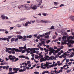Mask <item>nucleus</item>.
Here are the masks:
<instances>
[{
	"label": "nucleus",
	"mask_w": 74,
	"mask_h": 74,
	"mask_svg": "<svg viewBox=\"0 0 74 74\" xmlns=\"http://www.w3.org/2000/svg\"><path fill=\"white\" fill-rule=\"evenodd\" d=\"M55 50L54 49L50 47L49 48V52H50L49 53V55H51L52 54V53H54V51H55Z\"/></svg>",
	"instance_id": "20e7f679"
},
{
	"label": "nucleus",
	"mask_w": 74,
	"mask_h": 74,
	"mask_svg": "<svg viewBox=\"0 0 74 74\" xmlns=\"http://www.w3.org/2000/svg\"><path fill=\"white\" fill-rule=\"evenodd\" d=\"M60 48L61 49H63V46H61L60 47Z\"/></svg>",
	"instance_id": "052dcab7"
},
{
	"label": "nucleus",
	"mask_w": 74,
	"mask_h": 74,
	"mask_svg": "<svg viewBox=\"0 0 74 74\" xmlns=\"http://www.w3.org/2000/svg\"><path fill=\"white\" fill-rule=\"evenodd\" d=\"M1 18H2V19H5V16H3V15H2L1 16Z\"/></svg>",
	"instance_id": "5701e85b"
},
{
	"label": "nucleus",
	"mask_w": 74,
	"mask_h": 74,
	"mask_svg": "<svg viewBox=\"0 0 74 74\" xmlns=\"http://www.w3.org/2000/svg\"><path fill=\"white\" fill-rule=\"evenodd\" d=\"M30 24H31V22L29 21H28L25 24V26H27V25H28V24L30 25Z\"/></svg>",
	"instance_id": "4468645a"
},
{
	"label": "nucleus",
	"mask_w": 74,
	"mask_h": 74,
	"mask_svg": "<svg viewBox=\"0 0 74 74\" xmlns=\"http://www.w3.org/2000/svg\"><path fill=\"white\" fill-rule=\"evenodd\" d=\"M66 63H68V62H69V59H66Z\"/></svg>",
	"instance_id": "864d4df0"
},
{
	"label": "nucleus",
	"mask_w": 74,
	"mask_h": 74,
	"mask_svg": "<svg viewBox=\"0 0 74 74\" xmlns=\"http://www.w3.org/2000/svg\"><path fill=\"white\" fill-rule=\"evenodd\" d=\"M35 58L36 59H38V58H39V56H38V55H36L35 56Z\"/></svg>",
	"instance_id": "a878e982"
},
{
	"label": "nucleus",
	"mask_w": 74,
	"mask_h": 74,
	"mask_svg": "<svg viewBox=\"0 0 74 74\" xmlns=\"http://www.w3.org/2000/svg\"><path fill=\"white\" fill-rule=\"evenodd\" d=\"M51 42V40H48L47 41H46V42L47 43V44H48L49 42Z\"/></svg>",
	"instance_id": "473e14b6"
},
{
	"label": "nucleus",
	"mask_w": 74,
	"mask_h": 74,
	"mask_svg": "<svg viewBox=\"0 0 74 74\" xmlns=\"http://www.w3.org/2000/svg\"><path fill=\"white\" fill-rule=\"evenodd\" d=\"M74 36H68L66 40L69 44H70L71 42H72L73 43V40H74Z\"/></svg>",
	"instance_id": "f03ea898"
},
{
	"label": "nucleus",
	"mask_w": 74,
	"mask_h": 74,
	"mask_svg": "<svg viewBox=\"0 0 74 74\" xmlns=\"http://www.w3.org/2000/svg\"><path fill=\"white\" fill-rule=\"evenodd\" d=\"M67 45L69 46V47H73V46L69 44H67Z\"/></svg>",
	"instance_id": "c756f323"
},
{
	"label": "nucleus",
	"mask_w": 74,
	"mask_h": 74,
	"mask_svg": "<svg viewBox=\"0 0 74 74\" xmlns=\"http://www.w3.org/2000/svg\"><path fill=\"white\" fill-rule=\"evenodd\" d=\"M22 7H25V8H28V10H29V7H28L27 6H26V5H22Z\"/></svg>",
	"instance_id": "412c9836"
},
{
	"label": "nucleus",
	"mask_w": 74,
	"mask_h": 74,
	"mask_svg": "<svg viewBox=\"0 0 74 74\" xmlns=\"http://www.w3.org/2000/svg\"><path fill=\"white\" fill-rule=\"evenodd\" d=\"M15 41V38H12L11 39V42H13V41Z\"/></svg>",
	"instance_id": "bb28decb"
},
{
	"label": "nucleus",
	"mask_w": 74,
	"mask_h": 74,
	"mask_svg": "<svg viewBox=\"0 0 74 74\" xmlns=\"http://www.w3.org/2000/svg\"><path fill=\"white\" fill-rule=\"evenodd\" d=\"M18 38H15V39H14V41L15 42H16L17 41H18Z\"/></svg>",
	"instance_id": "72a5a7b5"
},
{
	"label": "nucleus",
	"mask_w": 74,
	"mask_h": 74,
	"mask_svg": "<svg viewBox=\"0 0 74 74\" xmlns=\"http://www.w3.org/2000/svg\"><path fill=\"white\" fill-rule=\"evenodd\" d=\"M9 51V50H8V48H6V50H5V51L6 52H8V51Z\"/></svg>",
	"instance_id": "774afa93"
},
{
	"label": "nucleus",
	"mask_w": 74,
	"mask_h": 74,
	"mask_svg": "<svg viewBox=\"0 0 74 74\" xmlns=\"http://www.w3.org/2000/svg\"><path fill=\"white\" fill-rule=\"evenodd\" d=\"M42 15H43V16H46V14L45 13H42Z\"/></svg>",
	"instance_id": "13d9d810"
},
{
	"label": "nucleus",
	"mask_w": 74,
	"mask_h": 74,
	"mask_svg": "<svg viewBox=\"0 0 74 74\" xmlns=\"http://www.w3.org/2000/svg\"><path fill=\"white\" fill-rule=\"evenodd\" d=\"M46 47L47 48L49 49V45H47V46H46Z\"/></svg>",
	"instance_id": "338daca9"
},
{
	"label": "nucleus",
	"mask_w": 74,
	"mask_h": 74,
	"mask_svg": "<svg viewBox=\"0 0 74 74\" xmlns=\"http://www.w3.org/2000/svg\"><path fill=\"white\" fill-rule=\"evenodd\" d=\"M9 58L10 60H12V62H15L16 61H18V60H19V59H18V58H16L14 56H12L11 55H10L8 57Z\"/></svg>",
	"instance_id": "f257e3e1"
},
{
	"label": "nucleus",
	"mask_w": 74,
	"mask_h": 74,
	"mask_svg": "<svg viewBox=\"0 0 74 74\" xmlns=\"http://www.w3.org/2000/svg\"><path fill=\"white\" fill-rule=\"evenodd\" d=\"M13 70H14V71L15 72V73H17V72L18 71H19V68H13Z\"/></svg>",
	"instance_id": "6e6552de"
},
{
	"label": "nucleus",
	"mask_w": 74,
	"mask_h": 74,
	"mask_svg": "<svg viewBox=\"0 0 74 74\" xmlns=\"http://www.w3.org/2000/svg\"><path fill=\"white\" fill-rule=\"evenodd\" d=\"M26 38V36H23V38H22L23 40V41H26V40H27V39Z\"/></svg>",
	"instance_id": "f3484780"
},
{
	"label": "nucleus",
	"mask_w": 74,
	"mask_h": 74,
	"mask_svg": "<svg viewBox=\"0 0 74 74\" xmlns=\"http://www.w3.org/2000/svg\"><path fill=\"white\" fill-rule=\"evenodd\" d=\"M50 29L51 30H54L55 29V28L54 27V26H52L50 28Z\"/></svg>",
	"instance_id": "393cba45"
},
{
	"label": "nucleus",
	"mask_w": 74,
	"mask_h": 74,
	"mask_svg": "<svg viewBox=\"0 0 74 74\" xmlns=\"http://www.w3.org/2000/svg\"><path fill=\"white\" fill-rule=\"evenodd\" d=\"M12 36H8V38L10 40L12 37Z\"/></svg>",
	"instance_id": "5fc2aeb1"
},
{
	"label": "nucleus",
	"mask_w": 74,
	"mask_h": 74,
	"mask_svg": "<svg viewBox=\"0 0 74 74\" xmlns=\"http://www.w3.org/2000/svg\"><path fill=\"white\" fill-rule=\"evenodd\" d=\"M27 64H30V61H27Z\"/></svg>",
	"instance_id": "49530a36"
},
{
	"label": "nucleus",
	"mask_w": 74,
	"mask_h": 74,
	"mask_svg": "<svg viewBox=\"0 0 74 74\" xmlns=\"http://www.w3.org/2000/svg\"><path fill=\"white\" fill-rule=\"evenodd\" d=\"M40 61L42 62L43 61H46V60H45V58H42L40 59Z\"/></svg>",
	"instance_id": "b1692460"
},
{
	"label": "nucleus",
	"mask_w": 74,
	"mask_h": 74,
	"mask_svg": "<svg viewBox=\"0 0 74 74\" xmlns=\"http://www.w3.org/2000/svg\"><path fill=\"white\" fill-rule=\"evenodd\" d=\"M34 49H36V51H38L39 50V48H34Z\"/></svg>",
	"instance_id": "c03bdc74"
},
{
	"label": "nucleus",
	"mask_w": 74,
	"mask_h": 74,
	"mask_svg": "<svg viewBox=\"0 0 74 74\" xmlns=\"http://www.w3.org/2000/svg\"><path fill=\"white\" fill-rule=\"evenodd\" d=\"M19 49H16V52H21L22 51V49H26V44L24 47H20L19 48Z\"/></svg>",
	"instance_id": "7ed1b4c3"
},
{
	"label": "nucleus",
	"mask_w": 74,
	"mask_h": 74,
	"mask_svg": "<svg viewBox=\"0 0 74 74\" xmlns=\"http://www.w3.org/2000/svg\"><path fill=\"white\" fill-rule=\"evenodd\" d=\"M17 37L18 38V39H22L23 38V36H21L20 35H17Z\"/></svg>",
	"instance_id": "f8f14e48"
},
{
	"label": "nucleus",
	"mask_w": 74,
	"mask_h": 74,
	"mask_svg": "<svg viewBox=\"0 0 74 74\" xmlns=\"http://www.w3.org/2000/svg\"><path fill=\"white\" fill-rule=\"evenodd\" d=\"M8 50L9 51H15V52H16V48H9L8 49Z\"/></svg>",
	"instance_id": "9b49d317"
},
{
	"label": "nucleus",
	"mask_w": 74,
	"mask_h": 74,
	"mask_svg": "<svg viewBox=\"0 0 74 74\" xmlns=\"http://www.w3.org/2000/svg\"><path fill=\"white\" fill-rule=\"evenodd\" d=\"M41 43L42 44H45V41H42Z\"/></svg>",
	"instance_id": "8fccbe9b"
},
{
	"label": "nucleus",
	"mask_w": 74,
	"mask_h": 74,
	"mask_svg": "<svg viewBox=\"0 0 74 74\" xmlns=\"http://www.w3.org/2000/svg\"><path fill=\"white\" fill-rule=\"evenodd\" d=\"M45 38H49V35H47L46 36H45Z\"/></svg>",
	"instance_id": "4c0bfd02"
},
{
	"label": "nucleus",
	"mask_w": 74,
	"mask_h": 74,
	"mask_svg": "<svg viewBox=\"0 0 74 74\" xmlns=\"http://www.w3.org/2000/svg\"><path fill=\"white\" fill-rule=\"evenodd\" d=\"M40 67L43 70H44L46 69V66H45V65H44V63H42L41 64V66H40Z\"/></svg>",
	"instance_id": "423d86ee"
},
{
	"label": "nucleus",
	"mask_w": 74,
	"mask_h": 74,
	"mask_svg": "<svg viewBox=\"0 0 74 74\" xmlns=\"http://www.w3.org/2000/svg\"><path fill=\"white\" fill-rule=\"evenodd\" d=\"M14 29L13 27H10V30H11L12 29Z\"/></svg>",
	"instance_id": "6e6d98bb"
},
{
	"label": "nucleus",
	"mask_w": 74,
	"mask_h": 74,
	"mask_svg": "<svg viewBox=\"0 0 74 74\" xmlns=\"http://www.w3.org/2000/svg\"><path fill=\"white\" fill-rule=\"evenodd\" d=\"M54 4L56 6L58 4H59V2H54Z\"/></svg>",
	"instance_id": "4be33fe9"
},
{
	"label": "nucleus",
	"mask_w": 74,
	"mask_h": 74,
	"mask_svg": "<svg viewBox=\"0 0 74 74\" xmlns=\"http://www.w3.org/2000/svg\"><path fill=\"white\" fill-rule=\"evenodd\" d=\"M12 51H10L8 52V53H10V54L12 53Z\"/></svg>",
	"instance_id": "09e8293b"
},
{
	"label": "nucleus",
	"mask_w": 74,
	"mask_h": 74,
	"mask_svg": "<svg viewBox=\"0 0 74 74\" xmlns=\"http://www.w3.org/2000/svg\"><path fill=\"white\" fill-rule=\"evenodd\" d=\"M44 64L45 65V67H47L49 66V64H48V62H46V64Z\"/></svg>",
	"instance_id": "aec40b11"
},
{
	"label": "nucleus",
	"mask_w": 74,
	"mask_h": 74,
	"mask_svg": "<svg viewBox=\"0 0 74 74\" xmlns=\"http://www.w3.org/2000/svg\"><path fill=\"white\" fill-rule=\"evenodd\" d=\"M47 21L41 20L40 21V23H47Z\"/></svg>",
	"instance_id": "ddd939ff"
},
{
	"label": "nucleus",
	"mask_w": 74,
	"mask_h": 74,
	"mask_svg": "<svg viewBox=\"0 0 74 74\" xmlns=\"http://www.w3.org/2000/svg\"><path fill=\"white\" fill-rule=\"evenodd\" d=\"M60 49H61L60 48H58L57 49V50L58 51H60Z\"/></svg>",
	"instance_id": "e2e57ef3"
},
{
	"label": "nucleus",
	"mask_w": 74,
	"mask_h": 74,
	"mask_svg": "<svg viewBox=\"0 0 74 74\" xmlns=\"http://www.w3.org/2000/svg\"><path fill=\"white\" fill-rule=\"evenodd\" d=\"M42 56H43L42 55H39V59H40L41 58H42Z\"/></svg>",
	"instance_id": "a19ab883"
},
{
	"label": "nucleus",
	"mask_w": 74,
	"mask_h": 74,
	"mask_svg": "<svg viewBox=\"0 0 74 74\" xmlns=\"http://www.w3.org/2000/svg\"><path fill=\"white\" fill-rule=\"evenodd\" d=\"M23 6L22 5L21 6H19L18 7V8L20 9V8H22Z\"/></svg>",
	"instance_id": "c9c22d12"
},
{
	"label": "nucleus",
	"mask_w": 74,
	"mask_h": 74,
	"mask_svg": "<svg viewBox=\"0 0 74 74\" xmlns=\"http://www.w3.org/2000/svg\"><path fill=\"white\" fill-rule=\"evenodd\" d=\"M70 18L72 21H74V16H71L70 17Z\"/></svg>",
	"instance_id": "1a4fd4ad"
},
{
	"label": "nucleus",
	"mask_w": 74,
	"mask_h": 74,
	"mask_svg": "<svg viewBox=\"0 0 74 74\" xmlns=\"http://www.w3.org/2000/svg\"><path fill=\"white\" fill-rule=\"evenodd\" d=\"M25 58L26 59H27V60H29V57H26Z\"/></svg>",
	"instance_id": "0e129e2a"
},
{
	"label": "nucleus",
	"mask_w": 74,
	"mask_h": 74,
	"mask_svg": "<svg viewBox=\"0 0 74 74\" xmlns=\"http://www.w3.org/2000/svg\"><path fill=\"white\" fill-rule=\"evenodd\" d=\"M55 38H56V36H54L53 37V39H55Z\"/></svg>",
	"instance_id": "bf43d9fd"
},
{
	"label": "nucleus",
	"mask_w": 74,
	"mask_h": 74,
	"mask_svg": "<svg viewBox=\"0 0 74 74\" xmlns=\"http://www.w3.org/2000/svg\"><path fill=\"white\" fill-rule=\"evenodd\" d=\"M45 59L46 60H50V57L48 56H47L45 57Z\"/></svg>",
	"instance_id": "0eeeda50"
},
{
	"label": "nucleus",
	"mask_w": 74,
	"mask_h": 74,
	"mask_svg": "<svg viewBox=\"0 0 74 74\" xmlns=\"http://www.w3.org/2000/svg\"><path fill=\"white\" fill-rule=\"evenodd\" d=\"M17 26H18V27H21V25L20 24H17L16 25Z\"/></svg>",
	"instance_id": "37998d69"
},
{
	"label": "nucleus",
	"mask_w": 74,
	"mask_h": 74,
	"mask_svg": "<svg viewBox=\"0 0 74 74\" xmlns=\"http://www.w3.org/2000/svg\"><path fill=\"white\" fill-rule=\"evenodd\" d=\"M39 49H40L41 51H43V50H44V49H43V48H41V47H39Z\"/></svg>",
	"instance_id": "79ce46f5"
},
{
	"label": "nucleus",
	"mask_w": 74,
	"mask_h": 74,
	"mask_svg": "<svg viewBox=\"0 0 74 74\" xmlns=\"http://www.w3.org/2000/svg\"><path fill=\"white\" fill-rule=\"evenodd\" d=\"M26 19V18H21V21H23V20H25Z\"/></svg>",
	"instance_id": "4d7b16f0"
},
{
	"label": "nucleus",
	"mask_w": 74,
	"mask_h": 74,
	"mask_svg": "<svg viewBox=\"0 0 74 74\" xmlns=\"http://www.w3.org/2000/svg\"><path fill=\"white\" fill-rule=\"evenodd\" d=\"M23 72V71L22 69H20L19 70V72Z\"/></svg>",
	"instance_id": "e433bc0d"
},
{
	"label": "nucleus",
	"mask_w": 74,
	"mask_h": 74,
	"mask_svg": "<svg viewBox=\"0 0 74 74\" xmlns=\"http://www.w3.org/2000/svg\"><path fill=\"white\" fill-rule=\"evenodd\" d=\"M9 68V66H6V70H8V68Z\"/></svg>",
	"instance_id": "ea45409f"
},
{
	"label": "nucleus",
	"mask_w": 74,
	"mask_h": 74,
	"mask_svg": "<svg viewBox=\"0 0 74 74\" xmlns=\"http://www.w3.org/2000/svg\"><path fill=\"white\" fill-rule=\"evenodd\" d=\"M40 37H42L44 36H45V34H42V35H40Z\"/></svg>",
	"instance_id": "58836bf2"
},
{
	"label": "nucleus",
	"mask_w": 74,
	"mask_h": 74,
	"mask_svg": "<svg viewBox=\"0 0 74 74\" xmlns=\"http://www.w3.org/2000/svg\"><path fill=\"white\" fill-rule=\"evenodd\" d=\"M57 63H58V66H60V61H58L57 62Z\"/></svg>",
	"instance_id": "2f4dec72"
},
{
	"label": "nucleus",
	"mask_w": 74,
	"mask_h": 74,
	"mask_svg": "<svg viewBox=\"0 0 74 74\" xmlns=\"http://www.w3.org/2000/svg\"><path fill=\"white\" fill-rule=\"evenodd\" d=\"M64 55L65 56H68V55H67V53L66 52L64 53Z\"/></svg>",
	"instance_id": "680f3d73"
},
{
	"label": "nucleus",
	"mask_w": 74,
	"mask_h": 74,
	"mask_svg": "<svg viewBox=\"0 0 74 74\" xmlns=\"http://www.w3.org/2000/svg\"><path fill=\"white\" fill-rule=\"evenodd\" d=\"M55 66L54 65V64H52L51 65H49V67L50 68H51V67H53V66Z\"/></svg>",
	"instance_id": "f704fd0d"
},
{
	"label": "nucleus",
	"mask_w": 74,
	"mask_h": 74,
	"mask_svg": "<svg viewBox=\"0 0 74 74\" xmlns=\"http://www.w3.org/2000/svg\"><path fill=\"white\" fill-rule=\"evenodd\" d=\"M0 31L1 32H5V31H6V30H5L4 29H0Z\"/></svg>",
	"instance_id": "cd10ccee"
},
{
	"label": "nucleus",
	"mask_w": 74,
	"mask_h": 74,
	"mask_svg": "<svg viewBox=\"0 0 74 74\" xmlns=\"http://www.w3.org/2000/svg\"><path fill=\"white\" fill-rule=\"evenodd\" d=\"M32 37V35H30L29 36H26V38H31Z\"/></svg>",
	"instance_id": "a211bd4d"
},
{
	"label": "nucleus",
	"mask_w": 74,
	"mask_h": 74,
	"mask_svg": "<svg viewBox=\"0 0 74 74\" xmlns=\"http://www.w3.org/2000/svg\"><path fill=\"white\" fill-rule=\"evenodd\" d=\"M71 71V70H68V71H67V73H70Z\"/></svg>",
	"instance_id": "a18cd8bd"
},
{
	"label": "nucleus",
	"mask_w": 74,
	"mask_h": 74,
	"mask_svg": "<svg viewBox=\"0 0 74 74\" xmlns=\"http://www.w3.org/2000/svg\"><path fill=\"white\" fill-rule=\"evenodd\" d=\"M23 71H25L26 70V68H24L23 70Z\"/></svg>",
	"instance_id": "69168bd1"
},
{
	"label": "nucleus",
	"mask_w": 74,
	"mask_h": 74,
	"mask_svg": "<svg viewBox=\"0 0 74 74\" xmlns=\"http://www.w3.org/2000/svg\"><path fill=\"white\" fill-rule=\"evenodd\" d=\"M34 74H39V72H37V71H35L34 72Z\"/></svg>",
	"instance_id": "de8ad7c7"
},
{
	"label": "nucleus",
	"mask_w": 74,
	"mask_h": 74,
	"mask_svg": "<svg viewBox=\"0 0 74 74\" xmlns=\"http://www.w3.org/2000/svg\"><path fill=\"white\" fill-rule=\"evenodd\" d=\"M59 54H57L56 55V58H59Z\"/></svg>",
	"instance_id": "3c124183"
},
{
	"label": "nucleus",
	"mask_w": 74,
	"mask_h": 74,
	"mask_svg": "<svg viewBox=\"0 0 74 74\" xmlns=\"http://www.w3.org/2000/svg\"><path fill=\"white\" fill-rule=\"evenodd\" d=\"M42 0H40V1L39 3L37 5V7H40V6L41 5V3H42Z\"/></svg>",
	"instance_id": "9d476101"
},
{
	"label": "nucleus",
	"mask_w": 74,
	"mask_h": 74,
	"mask_svg": "<svg viewBox=\"0 0 74 74\" xmlns=\"http://www.w3.org/2000/svg\"><path fill=\"white\" fill-rule=\"evenodd\" d=\"M3 39H4V41H5V40H7V41H8V42H9V41H10V40H9V39L7 38H5V37Z\"/></svg>",
	"instance_id": "2eb2a0df"
},
{
	"label": "nucleus",
	"mask_w": 74,
	"mask_h": 74,
	"mask_svg": "<svg viewBox=\"0 0 74 74\" xmlns=\"http://www.w3.org/2000/svg\"><path fill=\"white\" fill-rule=\"evenodd\" d=\"M15 73V72H9L8 74H14Z\"/></svg>",
	"instance_id": "7c9ffc66"
},
{
	"label": "nucleus",
	"mask_w": 74,
	"mask_h": 74,
	"mask_svg": "<svg viewBox=\"0 0 74 74\" xmlns=\"http://www.w3.org/2000/svg\"><path fill=\"white\" fill-rule=\"evenodd\" d=\"M50 60H53L55 58V57L54 56H52L50 57Z\"/></svg>",
	"instance_id": "dca6fc26"
},
{
	"label": "nucleus",
	"mask_w": 74,
	"mask_h": 74,
	"mask_svg": "<svg viewBox=\"0 0 74 74\" xmlns=\"http://www.w3.org/2000/svg\"><path fill=\"white\" fill-rule=\"evenodd\" d=\"M9 73H10V71H12V68H9Z\"/></svg>",
	"instance_id": "c85d7f7f"
},
{
	"label": "nucleus",
	"mask_w": 74,
	"mask_h": 74,
	"mask_svg": "<svg viewBox=\"0 0 74 74\" xmlns=\"http://www.w3.org/2000/svg\"><path fill=\"white\" fill-rule=\"evenodd\" d=\"M62 39L63 41H64V40H66V36H63L62 37Z\"/></svg>",
	"instance_id": "6ab92c4d"
},
{
	"label": "nucleus",
	"mask_w": 74,
	"mask_h": 74,
	"mask_svg": "<svg viewBox=\"0 0 74 74\" xmlns=\"http://www.w3.org/2000/svg\"><path fill=\"white\" fill-rule=\"evenodd\" d=\"M16 34H20L21 33L20 32H16Z\"/></svg>",
	"instance_id": "603ef678"
},
{
	"label": "nucleus",
	"mask_w": 74,
	"mask_h": 74,
	"mask_svg": "<svg viewBox=\"0 0 74 74\" xmlns=\"http://www.w3.org/2000/svg\"><path fill=\"white\" fill-rule=\"evenodd\" d=\"M30 7L32 10H36L37 8V6L36 5H34L33 6V7L31 6Z\"/></svg>",
	"instance_id": "39448f33"
}]
</instances>
